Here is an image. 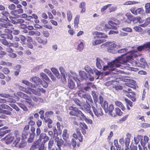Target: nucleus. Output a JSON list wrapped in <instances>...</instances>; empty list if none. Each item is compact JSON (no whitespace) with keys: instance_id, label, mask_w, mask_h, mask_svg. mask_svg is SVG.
<instances>
[{"instance_id":"nucleus-14","label":"nucleus","mask_w":150,"mask_h":150,"mask_svg":"<svg viewBox=\"0 0 150 150\" xmlns=\"http://www.w3.org/2000/svg\"><path fill=\"white\" fill-rule=\"evenodd\" d=\"M150 48V42L144 44L138 47L137 48L138 51H141L146 49H149Z\"/></svg>"},{"instance_id":"nucleus-44","label":"nucleus","mask_w":150,"mask_h":150,"mask_svg":"<svg viewBox=\"0 0 150 150\" xmlns=\"http://www.w3.org/2000/svg\"><path fill=\"white\" fill-rule=\"evenodd\" d=\"M26 143L24 141L22 140H21V142L17 148H23L26 146Z\"/></svg>"},{"instance_id":"nucleus-6","label":"nucleus","mask_w":150,"mask_h":150,"mask_svg":"<svg viewBox=\"0 0 150 150\" xmlns=\"http://www.w3.org/2000/svg\"><path fill=\"white\" fill-rule=\"evenodd\" d=\"M108 49L110 50V52L112 53H115L117 52V46L115 43L113 42H108Z\"/></svg>"},{"instance_id":"nucleus-28","label":"nucleus","mask_w":150,"mask_h":150,"mask_svg":"<svg viewBox=\"0 0 150 150\" xmlns=\"http://www.w3.org/2000/svg\"><path fill=\"white\" fill-rule=\"evenodd\" d=\"M1 14L3 16V19L6 21L8 19V17L11 16H10V13L7 11H3L1 12Z\"/></svg>"},{"instance_id":"nucleus-55","label":"nucleus","mask_w":150,"mask_h":150,"mask_svg":"<svg viewBox=\"0 0 150 150\" xmlns=\"http://www.w3.org/2000/svg\"><path fill=\"white\" fill-rule=\"evenodd\" d=\"M133 28L135 31L137 32H140L142 31V28L140 26H134Z\"/></svg>"},{"instance_id":"nucleus-22","label":"nucleus","mask_w":150,"mask_h":150,"mask_svg":"<svg viewBox=\"0 0 150 150\" xmlns=\"http://www.w3.org/2000/svg\"><path fill=\"white\" fill-rule=\"evenodd\" d=\"M21 82L30 88H35L36 87V86L35 85L32 84L30 82L27 80H22L21 81Z\"/></svg>"},{"instance_id":"nucleus-46","label":"nucleus","mask_w":150,"mask_h":150,"mask_svg":"<svg viewBox=\"0 0 150 150\" xmlns=\"http://www.w3.org/2000/svg\"><path fill=\"white\" fill-rule=\"evenodd\" d=\"M141 18L140 17H134L132 19V21L134 23H137L138 22H139L140 23H142V21H141L140 20Z\"/></svg>"},{"instance_id":"nucleus-5","label":"nucleus","mask_w":150,"mask_h":150,"mask_svg":"<svg viewBox=\"0 0 150 150\" xmlns=\"http://www.w3.org/2000/svg\"><path fill=\"white\" fill-rule=\"evenodd\" d=\"M92 108L95 115L98 117L102 116L103 115L102 109L95 103V105L92 106Z\"/></svg>"},{"instance_id":"nucleus-20","label":"nucleus","mask_w":150,"mask_h":150,"mask_svg":"<svg viewBox=\"0 0 150 150\" xmlns=\"http://www.w3.org/2000/svg\"><path fill=\"white\" fill-rule=\"evenodd\" d=\"M79 8L81 9L80 12L81 13H83L86 11V3L84 2H82L81 3L79 6Z\"/></svg>"},{"instance_id":"nucleus-64","label":"nucleus","mask_w":150,"mask_h":150,"mask_svg":"<svg viewBox=\"0 0 150 150\" xmlns=\"http://www.w3.org/2000/svg\"><path fill=\"white\" fill-rule=\"evenodd\" d=\"M24 103L28 107L30 108L33 106V104L31 102L27 101H24Z\"/></svg>"},{"instance_id":"nucleus-19","label":"nucleus","mask_w":150,"mask_h":150,"mask_svg":"<svg viewBox=\"0 0 150 150\" xmlns=\"http://www.w3.org/2000/svg\"><path fill=\"white\" fill-rule=\"evenodd\" d=\"M12 16H9V18L13 21V18H17L19 17V15H18L16 12L15 10L11 11L10 12Z\"/></svg>"},{"instance_id":"nucleus-8","label":"nucleus","mask_w":150,"mask_h":150,"mask_svg":"<svg viewBox=\"0 0 150 150\" xmlns=\"http://www.w3.org/2000/svg\"><path fill=\"white\" fill-rule=\"evenodd\" d=\"M15 134H16L15 135L16 139L13 142L12 146L17 148L21 142V135L18 134V132L17 131L15 132Z\"/></svg>"},{"instance_id":"nucleus-35","label":"nucleus","mask_w":150,"mask_h":150,"mask_svg":"<svg viewBox=\"0 0 150 150\" xmlns=\"http://www.w3.org/2000/svg\"><path fill=\"white\" fill-rule=\"evenodd\" d=\"M89 106H90L88 105L87 106L85 105L84 106V108L85 110V111L86 112L89 113V114L91 115L92 117H93L94 115L92 112L90 110V108H89Z\"/></svg>"},{"instance_id":"nucleus-43","label":"nucleus","mask_w":150,"mask_h":150,"mask_svg":"<svg viewBox=\"0 0 150 150\" xmlns=\"http://www.w3.org/2000/svg\"><path fill=\"white\" fill-rule=\"evenodd\" d=\"M149 137L147 136H144V141H141V144L143 146H144L145 144L147 143L149 140Z\"/></svg>"},{"instance_id":"nucleus-29","label":"nucleus","mask_w":150,"mask_h":150,"mask_svg":"<svg viewBox=\"0 0 150 150\" xmlns=\"http://www.w3.org/2000/svg\"><path fill=\"white\" fill-rule=\"evenodd\" d=\"M115 103L116 106L121 108L122 110L124 111L125 110V107L121 102L119 101H116L115 102Z\"/></svg>"},{"instance_id":"nucleus-31","label":"nucleus","mask_w":150,"mask_h":150,"mask_svg":"<svg viewBox=\"0 0 150 150\" xmlns=\"http://www.w3.org/2000/svg\"><path fill=\"white\" fill-rule=\"evenodd\" d=\"M135 83L136 81H135L130 79L129 80L128 82L126 83V85L131 88H134Z\"/></svg>"},{"instance_id":"nucleus-11","label":"nucleus","mask_w":150,"mask_h":150,"mask_svg":"<svg viewBox=\"0 0 150 150\" xmlns=\"http://www.w3.org/2000/svg\"><path fill=\"white\" fill-rule=\"evenodd\" d=\"M50 70L57 79H59L60 78V74L57 69L55 67H52L51 68Z\"/></svg>"},{"instance_id":"nucleus-50","label":"nucleus","mask_w":150,"mask_h":150,"mask_svg":"<svg viewBox=\"0 0 150 150\" xmlns=\"http://www.w3.org/2000/svg\"><path fill=\"white\" fill-rule=\"evenodd\" d=\"M31 98L34 101L36 102H37L38 101H40V100H43V99L42 98L33 95L31 96Z\"/></svg>"},{"instance_id":"nucleus-62","label":"nucleus","mask_w":150,"mask_h":150,"mask_svg":"<svg viewBox=\"0 0 150 150\" xmlns=\"http://www.w3.org/2000/svg\"><path fill=\"white\" fill-rule=\"evenodd\" d=\"M0 113H3L7 115H10L11 114V113L8 111L4 110L2 109Z\"/></svg>"},{"instance_id":"nucleus-39","label":"nucleus","mask_w":150,"mask_h":150,"mask_svg":"<svg viewBox=\"0 0 150 150\" xmlns=\"http://www.w3.org/2000/svg\"><path fill=\"white\" fill-rule=\"evenodd\" d=\"M142 138V136L140 135H138L137 137H134V140L135 143L136 144H138Z\"/></svg>"},{"instance_id":"nucleus-13","label":"nucleus","mask_w":150,"mask_h":150,"mask_svg":"<svg viewBox=\"0 0 150 150\" xmlns=\"http://www.w3.org/2000/svg\"><path fill=\"white\" fill-rule=\"evenodd\" d=\"M17 94L18 96L24 99L28 100H31V98L29 96L22 92H18L17 93Z\"/></svg>"},{"instance_id":"nucleus-24","label":"nucleus","mask_w":150,"mask_h":150,"mask_svg":"<svg viewBox=\"0 0 150 150\" xmlns=\"http://www.w3.org/2000/svg\"><path fill=\"white\" fill-rule=\"evenodd\" d=\"M114 110V106L112 104H110L109 105V107H108V111L107 112H109V114L112 116H115V114L113 113L112 111Z\"/></svg>"},{"instance_id":"nucleus-60","label":"nucleus","mask_w":150,"mask_h":150,"mask_svg":"<svg viewBox=\"0 0 150 150\" xmlns=\"http://www.w3.org/2000/svg\"><path fill=\"white\" fill-rule=\"evenodd\" d=\"M137 14H143L144 13V10L142 8H138L136 9Z\"/></svg>"},{"instance_id":"nucleus-17","label":"nucleus","mask_w":150,"mask_h":150,"mask_svg":"<svg viewBox=\"0 0 150 150\" xmlns=\"http://www.w3.org/2000/svg\"><path fill=\"white\" fill-rule=\"evenodd\" d=\"M80 18V16L79 14H77L76 15L74 18V26L76 28H77L79 27Z\"/></svg>"},{"instance_id":"nucleus-18","label":"nucleus","mask_w":150,"mask_h":150,"mask_svg":"<svg viewBox=\"0 0 150 150\" xmlns=\"http://www.w3.org/2000/svg\"><path fill=\"white\" fill-rule=\"evenodd\" d=\"M55 142L56 143V145L57 147H61L62 146L64 143V142L62 139L61 138H59L58 137H56L54 139Z\"/></svg>"},{"instance_id":"nucleus-51","label":"nucleus","mask_w":150,"mask_h":150,"mask_svg":"<svg viewBox=\"0 0 150 150\" xmlns=\"http://www.w3.org/2000/svg\"><path fill=\"white\" fill-rule=\"evenodd\" d=\"M54 142L53 140L52 139H50L48 144V149H51L54 144Z\"/></svg>"},{"instance_id":"nucleus-25","label":"nucleus","mask_w":150,"mask_h":150,"mask_svg":"<svg viewBox=\"0 0 150 150\" xmlns=\"http://www.w3.org/2000/svg\"><path fill=\"white\" fill-rule=\"evenodd\" d=\"M123 92L125 93V95L127 97H130L132 96V94L134 93L132 91V90L130 88H128L127 90H123Z\"/></svg>"},{"instance_id":"nucleus-4","label":"nucleus","mask_w":150,"mask_h":150,"mask_svg":"<svg viewBox=\"0 0 150 150\" xmlns=\"http://www.w3.org/2000/svg\"><path fill=\"white\" fill-rule=\"evenodd\" d=\"M69 109L71 111L69 112V114L71 116H75L80 117L79 120H82L81 117L83 113L81 111L78 110L77 108L72 106L69 107Z\"/></svg>"},{"instance_id":"nucleus-32","label":"nucleus","mask_w":150,"mask_h":150,"mask_svg":"<svg viewBox=\"0 0 150 150\" xmlns=\"http://www.w3.org/2000/svg\"><path fill=\"white\" fill-rule=\"evenodd\" d=\"M67 15L68 21L69 22H70L71 21L73 17L72 13L69 10L67 11Z\"/></svg>"},{"instance_id":"nucleus-41","label":"nucleus","mask_w":150,"mask_h":150,"mask_svg":"<svg viewBox=\"0 0 150 150\" xmlns=\"http://www.w3.org/2000/svg\"><path fill=\"white\" fill-rule=\"evenodd\" d=\"M110 5L108 8V11L110 13L115 11L116 9V7L115 6H112L111 4H108Z\"/></svg>"},{"instance_id":"nucleus-48","label":"nucleus","mask_w":150,"mask_h":150,"mask_svg":"<svg viewBox=\"0 0 150 150\" xmlns=\"http://www.w3.org/2000/svg\"><path fill=\"white\" fill-rule=\"evenodd\" d=\"M83 98L87 99L88 101L90 102H92V100L91 97L90 95L89 94H84Z\"/></svg>"},{"instance_id":"nucleus-26","label":"nucleus","mask_w":150,"mask_h":150,"mask_svg":"<svg viewBox=\"0 0 150 150\" xmlns=\"http://www.w3.org/2000/svg\"><path fill=\"white\" fill-rule=\"evenodd\" d=\"M36 39L38 42L43 45H45L47 42V39L43 40L40 37H36Z\"/></svg>"},{"instance_id":"nucleus-12","label":"nucleus","mask_w":150,"mask_h":150,"mask_svg":"<svg viewBox=\"0 0 150 150\" xmlns=\"http://www.w3.org/2000/svg\"><path fill=\"white\" fill-rule=\"evenodd\" d=\"M7 127H4L0 129V138L4 136L5 134L10 132V130H6Z\"/></svg>"},{"instance_id":"nucleus-37","label":"nucleus","mask_w":150,"mask_h":150,"mask_svg":"<svg viewBox=\"0 0 150 150\" xmlns=\"http://www.w3.org/2000/svg\"><path fill=\"white\" fill-rule=\"evenodd\" d=\"M79 75L81 78L82 80L83 79H85L87 77L86 72L84 71H80L79 72Z\"/></svg>"},{"instance_id":"nucleus-40","label":"nucleus","mask_w":150,"mask_h":150,"mask_svg":"<svg viewBox=\"0 0 150 150\" xmlns=\"http://www.w3.org/2000/svg\"><path fill=\"white\" fill-rule=\"evenodd\" d=\"M81 117H82V119H83L87 123L90 124H92L93 123L92 120L90 119L87 118L83 114L82 115V116Z\"/></svg>"},{"instance_id":"nucleus-34","label":"nucleus","mask_w":150,"mask_h":150,"mask_svg":"<svg viewBox=\"0 0 150 150\" xmlns=\"http://www.w3.org/2000/svg\"><path fill=\"white\" fill-rule=\"evenodd\" d=\"M45 122L46 123H47L48 127L49 128H51L52 126L50 124H52L53 121L50 119L46 118L45 117L44 118Z\"/></svg>"},{"instance_id":"nucleus-49","label":"nucleus","mask_w":150,"mask_h":150,"mask_svg":"<svg viewBox=\"0 0 150 150\" xmlns=\"http://www.w3.org/2000/svg\"><path fill=\"white\" fill-rule=\"evenodd\" d=\"M84 45L83 43L81 42L78 45L77 47V50L79 51H81L83 48Z\"/></svg>"},{"instance_id":"nucleus-30","label":"nucleus","mask_w":150,"mask_h":150,"mask_svg":"<svg viewBox=\"0 0 150 150\" xmlns=\"http://www.w3.org/2000/svg\"><path fill=\"white\" fill-rule=\"evenodd\" d=\"M105 40L104 39H98L94 40L92 42V45L93 46L97 45L99 44L105 42Z\"/></svg>"},{"instance_id":"nucleus-2","label":"nucleus","mask_w":150,"mask_h":150,"mask_svg":"<svg viewBox=\"0 0 150 150\" xmlns=\"http://www.w3.org/2000/svg\"><path fill=\"white\" fill-rule=\"evenodd\" d=\"M117 52L119 53H125L127 52V53H125V55H123L122 56L120 57H122L123 59L125 60V63H118V64L121 65H123L124 64H126L127 66L130 67L134 69H136L137 70L136 71H137L138 70V69L137 68H134L131 67V65L134 66H138V64L136 61L134 59L136 60V57L137 56L134 53L133 54L132 52H135V51H132L130 52H127V50L126 48H124L119 50H117ZM118 58V57H117Z\"/></svg>"},{"instance_id":"nucleus-61","label":"nucleus","mask_w":150,"mask_h":150,"mask_svg":"<svg viewBox=\"0 0 150 150\" xmlns=\"http://www.w3.org/2000/svg\"><path fill=\"white\" fill-rule=\"evenodd\" d=\"M19 106L22 108L24 111H27L28 110L27 108L24 104L22 103H19L18 104Z\"/></svg>"},{"instance_id":"nucleus-36","label":"nucleus","mask_w":150,"mask_h":150,"mask_svg":"<svg viewBox=\"0 0 150 150\" xmlns=\"http://www.w3.org/2000/svg\"><path fill=\"white\" fill-rule=\"evenodd\" d=\"M100 104L102 107L104 108L105 112H107L108 111V103L106 101H104L103 103H101Z\"/></svg>"},{"instance_id":"nucleus-27","label":"nucleus","mask_w":150,"mask_h":150,"mask_svg":"<svg viewBox=\"0 0 150 150\" xmlns=\"http://www.w3.org/2000/svg\"><path fill=\"white\" fill-rule=\"evenodd\" d=\"M30 88L29 87H28L27 88H26L21 86H18V89L24 92H25L29 94H30V90L29 89Z\"/></svg>"},{"instance_id":"nucleus-7","label":"nucleus","mask_w":150,"mask_h":150,"mask_svg":"<svg viewBox=\"0 0 150 150\" xmlns=\"http://www.w3.org/2000/svg\"><path fill=\"white\" fill-rule=\"evenodd\" d=\"M49 139V138L44 133H41L40 135L39 138L38 140L39 142H41V144H45Z\"/></svg>"},{"instance_id":"nucleus-1","label":"nucleus","mask_w":150,"mask_h":150,"mask_svg":"<svg viewBox=\"0 0 150 150\" xmlns=\"http://www.w3.org/2000/svg\"><path fill=\"white\" fill-rule=\"evenodd\" d=\"M125 60L123 59L122 57H120L116 58L115 60L109 62L107 65H104V62L100 58L97 57L96 59V65L97 68L100 69L103 67V71L107 70L110 71V74H119V73L121 72V71L117 69L114 68L115 66L117 67L123 69H126L128 70L132 71H136L137 69H134L131 67L127 66L126 64H124L123 65H120L118 63H125Z\"/></svg>"},{"instance_id":"nucleus-47","label":"nucleus","mask_w":150,"mask_h":150,"mask_svg":"<svg viewBox=\"0 0 150 150\" xmlns=\"http://www.w3.org/2000/svg\"><path fill=\"white\" fill-rule=\"evenodd\" d=\"M145 7L146 12V13H150V3H147L146 4Z\"/></svg>"},{"instance_id":"nucleus-57","label":"nucleus","mask_w":150,"mask_h":150,"mask_svg":"<svg viewBox=\"0 0 150 150\" xmlns=\"http://www.w3.org/2000/svg\"><path fill=\"white\" fill-rule=\"evenodd\" d=\"M67 132V131L66 129L64 130L63 131L62 137L64 139H66L68 136Z\"/></svg>"},{"instance_id":"nucleus-33","label":"nucleus","mask_w":150,"mask_h":150,"mask_svg":"<svg viewBox=\"0 0 150 150\" xmlns=\"http://www.w3.org/2000/svg\"><path fill=\"white\" fill-rule=\"evenodd\" d=\"M139 63L140 64L139 66L142 68H144L147 65L145 59L142 58L140 59Z\"/></svg>"},{"instance_id":"nucleus-63","label":"nucleus","mask_w":150,"mask_h":150,"mask_svg":"<svg viewBox=\"0 0 150 150\" xmlns=\"http://www.w3.org/2000/svg\"><path fill=\"white\" fill-rule=\"evenodd\" d=\"M16 6L14 4H12L8 5V8L10 10H14L16 8Z\"/></svg>"},{"instance_id":"nucleus-9","label":"nucleus","mask_w":150,"mask_h":150,"mask_svg":"<svg viewBox=\"0 0 150 150\" xmlns=\"http://www.w3.org/2000/svg\"><path fill=\"white\" fill-rule=\"evenodd\" d=\"M30 81L34 83L37 85L41 84L42 83V80L40 78L37 76L31 77L30 79Z\"/></svg>"},{"instance_id":"nucleus-15","label":"nucleus","mask_w":150,"mask_h":150,"mask_svg":"<svg viewBox=\"0 0 150 150\" xmlns=\"http://www.w3.org/2000/svg\"><path fill=\"white\" fill-rule=\"evenodd\" d=\"M14 137L11 134H9L5 137V142L7 144H10L13 140Z\"/></svg>"},{"instance_id":"nucleus-53","label":"nucleus","mask_w":150,"mask_h":150,"mask_svg":"<svg viewBox=\"0 0 150 150\" xmlns=\"http://www.w3.org/2000/svg\"><path fill=\"white\" fill-rule=\"evenodd\" d=\"M114 145L116 148L117 150H120V149H121V146L119 145L117 140V139L115 140L114 142Z\"/></svg>"},{"instance_id":"nucleus-58","label":"nucleus","mask_w":150,"mask_h":150,"mask_svg":"<svg viewBox=\"0 0 150 150\" xmlns=\"http://www.w3.org/2000/svg\"><path fill=\"white\" fill-rule=\"evenodd\" d=\"M125 101L126 103L127 106H130L131 107H132V102L127 98H125Z\"/></svg>"},{"instance_id":"nucleus-16","label":"nucleus","mask_w":150,"mask_h":150,"mask_svg":"<svg viewBox=\"0 0 150 150\" xmlns=\"http://www.w3.org/2000/svg\"><path fill=\"white\" fill-rule=\"evenodd\" d=\"M59 70L61 73V77H66V75L68 77L69 76H71L69 75V74L68 73H66L65 70L63 67H60L59 68Z\"/></svg>"},{"instance_id":"nucleus-21","label":"nucleus","mask_w":150,"mask_h":150,"mask_svg":"<svg viewBox=\"0 0 150 150\" xmlns=\"http://www.w3.org/2000/svg\"><path fill=\"white\" fill-rule=\"evenodd\" d=\"M29 89L30 91V94H31V92H32L33 94L36 95L40 96L41 95L40 88L35 90L33 88H30Z\"/></svg>"},{"instance_id":"nucleus-52","label":"nucleus","mask_w":150,"mask_h":150,"mask_svg":"<svg viewBox=\"0 0 150 150\" xmlns=\"http://www.w3.org/2000/svg\"><path fill=\"white\" fill-rule=\"evenodd\" d=\"M115 110L116 115L118 116H121L122 115V112L121 111L120 109L118 108L115 109Z\"/></svg>"},{"instance_id":"nucleus-54","label":"nucleus","mask_w":150,"mask_h":150,"mask_svg":"<svg viewBox=\"0 0 150 150\" xmlns=\"http://www.w3.org/2000/svg\"><path fill=\"white\" fill-rule=\"evenodd\" d=\"M85 69L87 72L88 73H91V74H93V70L88 65L85 66Z\"/></svg>"},{"instance_id":"nucleus-3","label":"nucleus","mask_w":150,"mask_h":150,"mask_svg":"<svg viewBox=\"0 0 150 150\" xmlns=\"http://www.w3.org/2000/svg\"><path fill=\"white\" fill-rule=\"evenodd\" d=\"M70 73L71 74V76H69L68 79V86L69 88L73 89L75 88V84L73 79L76 82L78 86L80 84V81L77 79L78 75L76 73L72 71H70Z\"/></svg>"},{"instance_id":"nucleus-38","label":"nucleus","mask_w":150,"mask_h":150,"mask_svg":"<svg viewBox=\"0 0 150 150\" xmlns=\"http://www.w3.org/2000/svg\"><path fill=\"white\" fill-rule=\"evenodd\" d=\"M110 5L107 4L106 5L103 6L100 9L101 13L103 14H104L105 13L106 10L109 7Z\"/></svg>"},{"instance_id":"nucleus-56","label":"nucleus","mask_w":150,"mask_h":150,"mask_svg":"<svg viewBox=\"0 0 150 150\" xmlns=\"http://www.w3.org/2000/svg\"><path fill=\"white\" fill-rule=\"evenodd\" d=\"M16 20L17 21H16L13 20V23L15 24H16L17 23H20L22 24L25 22L24 20L21 19H18L17 20Z\"/></svg>"},{"instance_id":"nucleus-45","label":"nucleus","mask_w":150,"mask_h":150,"mask_svg":"<svg viewBox=\"0 0 150 150\" xmlns=\"http://www.w3.org/2000/svg\"><path fill=\"white\" fill-rule=\"evenodd\" d=\"M40 77L43 79H44L46 81H48L49 80V79L48 77L47 76L46 74L43 72H41L40 74Z\"/></svg>"},{"instance_id":"nucleus-23","label":"nucleus","mask_w":150,"mask_h":150,"mask_svg":"<svg viewBox=\"0 0 150 150\" xmlns=\"http://www.w3.org/2000/svg\"><path fill=\"white\" fill-rule=\"evenodd\" d=\"M39 146V142L38 141L34 142L30 147V150H35V149L38 148Z\"/></svg>"},{"instance_id":"nucleus-10","label":"nucleus","mask_w":150,"mask_h":150,"mask_svg":"<svg viewBox=\"0 0 150 150\" xmlns=\"http://www.w3.org/2000/svg\"><path fill=\"white\" fill-rule=\"evenodd\" d=\"M94 35H97V36H94V38L95 39H96V38H108V36L105 33H102L99 32L97 31L95 32Z\"/></svg>"},{"instance_id":"nucleus-42","label":"nucleus","mask_w":150,"mask_h":150,"mask_svg":"<svg viewBox=\"0 0 150 150\" xmlns=\"http://www.w3.org/2000/svg\"><path fill=\"white\" fill-rule=\"evenodd\" d=\"M78 136V138L79 141L80 142H82L83 140L82 136L80 130L78 129L76 130V134Z\"/></svg>"},{"instance_id":"nucleus-59","label":"nucleus","mask_w":150,"mask_h":150,"mask_svg":"<svg viewBox=\"0 0 150 150\" xmlns=\"http://www.w3.org/2000/svg\"><path fill=\"white\" fill-rule=\"evenodd\" d=\"M79 125L82 129H87L88 128L87 126L84 123L81 122L79 123Z\"/></svg>"}]
</instances>
